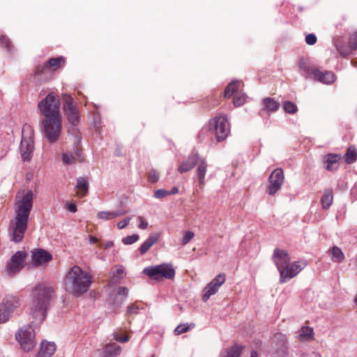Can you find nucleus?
Instances as JSON below:
<instances>
[{
    "label": "nucleus",
    "mask_w": 357,
    "mask_h": 357,
    "mask_svg": "<svg viewBox=\"0 0 357 357\" xmlns=\"http://www.w3.org/2000/svg\"><path fill=\"white\" fill-rule=\"evenodd\" d=\"M284 180L283 170L281 168L274 169L268 178L266 192L270 195H274L281 188Z\"/></svg>",
    "instance_id": "nucleus-13"
},
{
    "label": "nucleus",
    "mask_w": 357,
    "mask_h": 357,
    "mask_svg": "<svg viewBox=\"0 0 357 357\" xmlns=\"http://www.w3.org/2000/svg\"><path fill=\"white\" fill-rule=\"evenodd\" d=\"M333 190L329 189L324 191V193L321 199V204L322 208L324 209L328 208L333 203Z\"/></svg>",
    "instance_id": "nucleus-35"
},
{
    "label": "nucleus",
    "mask_w": 357,
    "mask_h": 357,
    "mask_svg": "<svg viewBox=\"0 0 357 357\" xmlns=\"http://www.w3.org/2000/svg\"><path fill=\"white\" fill-rule=\"evenodd\" d=\"M216 291H206V294H204L202 296L203 301L206 302L211 296L213 295Z\"/></svg>",
    "instance_id": "nucleus-55"
},
{
    "label": "nucleus",
    "mask_w": 357,
    "mask_h": 357,
    "mask_svg": "<svg viewBox=\"0 0 357 357\" xmlns=\"http://www.w3.org/2000/svg\"><path fill=\"white\" fill-rule=\"evenodd\" d=\"M196 166V176L197 177L199 186L202 188L205 185V176L208 168V164L204 158L199 157Z\"/></svg>",
    "instance_id": "nucleus-18"
},
{
    "label": "nucleus",
    "mask_w": 357,
    "mask_h": 357,
    "mask_svg": "<svg viewBox=\"0 0 357 357\" xmlns=\"http://www.w3.org/2000/svg\"><path fill=\"white\" fill-rule=\"evenodd\" d=\"M52 289L53 287L49 283L43 282L38 284L35 290H52Z\"/></svg>",
    "instance_id": "nucleus-50"
},
{
    "label": "nucleus",
    "mask_w": 357,
    "mask_h": 357,
    "mask_svg": "<svg viewBox=\"0 0 357 357\" xmlns=\"http://www.w3.org/2000/svg\"><path fill=\"white\" fill-rule=\"evenodd\" d=\"M272 259L280 273V280L282 283L296 276L307 265L305 261H299L291 264L287 251L279 248L274 250Z\"/></svg>",
    "instance_id": "nucleus-2"
},
{
    "label": "nucleus",
    "mask_w": 357,
    "mask_h": 357,
    "mask_svg": "<svg viewBox=\"0 0 357 357\" xmlns=\"http://www.w3.org/2000/svg\"><path fill=\"white\" fill-rule=\"evenodd\" d=\"M26 257L27 255L24 251H17L6 263V274L8 276H13L22 270L24 267Z\"/></svg>",
    "instance_id": "nucleus-11"
},
{
    "label": "nucleus",
    "mask_w": 357,
    "mask_h": 357,
    "mask_svg": "<svg viewBox=\"0 0 357 357\" xmlns=\"http://www.w3.org/2000/svg\"><path fill=\"white\" fill-rule=\"evenodd\" d=\"M195 326V324L194 323H192L190 324H181L175 328L174 333L176 335H181L182 333L188 332L190 329L193 328Z\"/></svg>",
    "instance_id": "nucleus-41"
},
{
    "label": "nucleus",
    "mask_w": 357,
    "mask_h": 357,
    "mask_svg": "<svg viewBox=\"0 0 357 357\" xmlns=\"http://www.w3.org/2000/svg\"><path fill=\"white\" fill-rule=\"evenodd\" d=\"M114 338L119 342H126L129 340V337L128 335L122 336L118 333H114Z\"/></svg>",
    "instance_id": "nucleus-49"
},
{
    "label": "nucleus",
    "mask_w": 357,
    "mask_h": 357,
    "mask_svg": "<svg viewBox=\"0 0 357 357\" xmlns=\"http://www.w3.org/2000/svg\"><path fill=\"white\" fill-rule=\"evenodd\" d=\"M246 100V96L245 93L241 92H237L234 96L233 103L235 107H240L243 105Z\"/></svg>",
    "instance_id": "nucleus-40"
},
{
    "label": "nucleus",
    "mask_w": 357,
    "mask_h": 357,
    "mask_svg": "<svg viewBox=\"0 0 357 357\" xmlns=\"http://www.w3.org/2000/svg\"><path fill=\"white\" fill-rule=\"evenodd\" d=\"M178 192V188L174 187L171 190L168 191L163 189H159L154 192V196L157 199H161L168 195H176Z\"/></svg>",
    "instance_id": "nucleus-37"
},
{
    "label": "nucleus",
    "mask_w": 357,
    "mask_h": 357,
    "mask_svg": "<svg viewBox=\"0 0 357 357\" xmlns=\"http://www.w3.org/2000/svg\"><path fill=\"white\" fill-rule=\"evenodd\" d=\"M354 301H355V303H356V305H357V294H356V296H355V299H354Z\"/></svg>",
    "instance_id": "nucleus-61"
},
{
    "label": "nucleus",
    "mask_w": 357,
    "mask_h": 357,
    "mask_svg": "<svg viewBox=\"0 0 357 357\" xmlns=\"http://www.w3.org/2000/svg\"><path fill=\"white\" fill-rule=\"evenodd\" d=\"M194 236L195 234L192 231H186L181 239V244L183 245L188 244L194 238Z\"/></svg>",
    "instance_id": "nucleus-45"
},
{
    "label": "nucleus",
    "mask_w": 357,
    "mask_h": 357,
    "mask_svg": "<svg viewBox=\"0 0 357 357\" xmlns=\"http://www.w3.org/2000/svg\"><path fill=\"white\" fill-rule=\"evenodd\" d=\"M54 297V291H34L31 310L36 323H40L45 319L47 310L52 304Z\"/></svg>",
    "instance_id": "nucleus-3"
},
{
    "label": "nucleus",
    "mask_w": 357,
    "mask_h": 357,
    "mask_svg": "<svg viewBox=\"0 0 357 357\" xmlns=\"http://www.w3.org/2000/svg\"><path fill=\"white\" fill-rule=\"evenodd\" d=\"M328 253L331 255L332 259L335 262H342L344 259V255L342 250L337 246H333Z\"/></svg>",
    "instance_id": "nucleus-36"
},
{
    "label": "nucleus",
    "mask_w": 357,
    "mask_h": 357,
    "mask_svg": "<svg viewBox=\"0 0 357 357\" xmlns=\"http://www.w3.org/2000/svg\"><path fill=\"white\" fill-rule=\"evenodd\" d=\"M126 211L125 210H119L116 211H100L97 214V217L99 219L103 220H112L116 217L123 215L126 213Z\"/></svg>",
    "instance_id": "nucleus-27"
},
{
    "label": "nucleus",
    "mask_w": 357,
    "mask_h": 357,
    "mask_svg": "<svg viewBox=\"0 0 357 357\" xmlns=\"http://www.w3.org/2000/svg\"><path fill=\"white\" fill-rule=\"evenodd\" d=\"M98 242V238L95 236H91L90 237V243H96Z\"/></svg>",
    "instance_id": "nucleus-59"
},
{
    "label": "nucleus",
    "mask_w": 357,
    "mask_h": 357,
    "mask_svg": "<svg viewBox=\"0 0 357 357\" xmlns=\"http://www.w3.org/2000/svg\"><path fill=\"white\" fill-rule=\"evenodd\" d=\"M160 234L157 233L152 234L139 247L141 255H144L159 239Z\"/></svg>",
    "instance_id": "nucleus-25"
},
{
    "label": "nucleus",
    "mask_w": 357,
    "mask_h": 357,
    "mask_svg": "<svg viewBox=\"0 0 357 357\" xmlns=\"http://www.w3.org/2000/svg\"><path fill=\"white\" fill-rule=\"evenodd\" d=\"M52 257L50 252L43 249H36L32 252L31 263L34 266H38L51 261Z\"/></svg>",
    "instance_id": "nucleus-15"
},
{
    "label": "nucleus",
    "mask_w": 357,
    "mask_h": 357,
    "mask_svg": "<svg viewBox=\"0 0 357 357\" xmlns=\"http://www.w3.org/2000/svg\"><path fill=\"white\" fill-rule=\"evenodd\" d=\"M114 245V243L112 241H107L106 243H102L100 244V247L104 249H108L112 248Z\"/></svg>",
    "instance_id": "nucleus-54"
},
{
    "label": "nucleus",
    "mask_w": 357,
    "mask_h": 357,
    "mask_svg": "<svg viewBox=\"0 0 357 357\" xmlns=\"http://www.w3.org/2000/svg\"><path fill=\"white\" fill-rule=\"evenodd\" d=\"M44 126V134L50 143L57 142L61 135V116L45 118L43 121Z\"/></svg>",
    "instance_id": "nucleus-8"
},
{
    "label": "nucleus",
    "mask_w": 357,
    "mask_h": 357,
    "mask_svg": "<svg viewBox=\"0 0 357 357\" xmlns=\"http://www.w3.org/2000/svg\"><path fill=\"white\" fill-rule=\"evenodd\" d=\"M77 194L80 197L86 195L89 190L88 181L84 178H79L76 185Z\"/></svg>",
    "instance_id": "nucleus-33"
},
{
    "label": "nucleus",
    "mask_w": 357,
    "mask_h": 357,
    "mask_svg": "<svg viewBox=\"0 0 357 357\" xmlns=\"http://www.w3.org/2000/svg\"><path fill=\"white\" fill-rule=\"evenodd\" d=\"M137 219L139 222V228L145 229L148 227V222L143 217L139 216Z\"/></svg>",
    "instance_id": "nucleus-53"
},
{
    "label": "nucleus",
    "mask_w": 357,
    "mask_h": 357,
    "mask_svg": "<svg viewBox=\"0 0 357 357\" xmlns=\"http://www.w3.org/2000/svg\"><path fill=\"white\" fill-rule=\"evenodd\" d=\"M19 306L18 298L13 296H6L0 304V323L7 321L14 310Z\"/></svg>",
    "instance_id": "nucleus-12"
},
{
    "label": "nucleus",
    "mask_w": 357,
    "mask_h": 357,
    "mask_svg": "<svg viewBox=\"0 0 357 357\" xmlns=\"http://www.w3.org/2000/svg\"><path fill=\"white\" fill-rule=\"evenodd\" d=\"M298 67L301 71L305 74L306 78H312V75H317L318 73V68L310 66L304 58L299 59Z\"/></svg>",
    "instance_id": "nucleus-20"
},
{
    "label": "nucleus",
    "mask_w": 357,
    "mask_h": 357,
    "mask_svg": "<svg viewBox=\"0 0 357 357\" xmlns=\"http://www.w3.org/2000/svg\"><path fill=\"white\" fill-rule=\"evenodd\" d=\"M250 357H258V354H257V351H252Z\"/></svg>",
    "instance_id": "nucleus-60"
},
{
    "label": "nucleus",
    "mask_w": 357,
    "mask_h": 357,
    "mask_svg": "<svg viewBox=\"0 0 357 357\" xmlns=\"http://www.w3.org/2000/svg\"><path fill=\"white\" fill-rule=\"evenodd\" d=\"M33 152V142L29 139L22 138L20 144V153L24 161H30Z\"/></svg>",
    "instance_id": "nucleus-16"
},
{
    "label": "nucleus",
    "mask_w": 357,
    "mask_h": 357,
    "mask_svg": "<svg viewBox=\"0 0 357 357\" xmlns=\"http://www.w3.org/2000/svg\"><path fill=\"white\" fill-rule=\"evenodd\" d=\"M67 209L72 213H75L77 211V206L74 204H68L67 205Z\"/></svg>",
    "instance_id": "nucleus-56"
},
{
    "label": "nucleus",
    "mask_w": 357,
    "mask_h": 357,
    "mask_svg": "<svg viewBox=\"0 0 357 357\" xmlns=\"http://www.w3.org/2000/svg\"><path fill=\"white\" fill-rule=\"evenodd\" d=\"M79 156V151L76 147L74 153L66 152L62 154V161L65 165H72L76 162L77 157Z\"/></svg>",
    "instance_id": "nucleus-34"
},
{
    "label": "nucleus",
    "mask_w": 357,
    "mask_h": 357,
    "mask_svg": "<svg viewBox=\"0 0 357 357\" xmlns=\"http://www.w3.org/2000/svg\"><path fill=\"white\" fill-rule=\"evenodd\" d=\"M241 347L238 344H235L227 351L225 357H239L241 353Z\"/></svg>",
    "instance_id": "nucleus-42"
},
{
    "label": "nucleus",
    "mask_w": 357,
    "mask_h": 357,
    "mask_svg": "<svg viewBox=\"0 0 357 357\" xmlns=\"http://www.w3.org/2000/svg\"><path fill=\"white\" fill-rule=\"evenodd\" d=\"M333 43L342 56L346 57L351 53L350 46L345 45L343 38L336 37L333 39Z\"/></svg>",
    "instance_id": "nucleus-22"
},
{
    "label": "nucleus",
    "mask_w": 357,
    "mask_h": 357,
    "mask_svg": "<svg viewBox=\"0 0 357 357\" xmlns=\"http://www.w3.org/2000/svg\"><path fill=\"white\" fill-rule=\"evenodd\" d=\"M340 157L337 154H328L326 157V169L328 171L336 170L339 167Z\"/></svg>",
    "instance_id": "nucleus-28"
},
{
    "label": "nucleus",
    "mask_w": 357,
    "mask_h": 357,
    "mask_svg": "<svg viewBox=\"0 0 357 357\" xmlns=\"http://www.w3.org/2000/svg\"><path fill=\"white\" fill-rule=\"evenodd\" d=\"M60 105L59 95L52 91L38 102V108L45 118L59 117L61 116Z\"/></svg>",
    "instance_id": "nucleus-5"
},
{
    "label": "nucleus",
    "mask_w": 357,
    "mask_h": 357,
    "mask_svg": "<svg viewBox=\"0 0 357 357\" xmlns=\"http://www.w3.org/2000/svg\"><path fill=\"white\" fill-rule=\"evenodd\" d=\"M121 352V347L116 343H111L102 348L100 357H115Z\"/></svg>",
    "instance_id": "nucleus-23"
},
{
    "label": "nucleus",
    "mask_w": 357,
    "mask_h": 357,
    "mask_svg": "<svg viewBox=\"0 0 357 357\" xmlns=\"http://www.w3.org/2000/svg\"><path fill=\"white\" fill-rule=\"evenodd\" d=\"M0 43L2 46H4L6 48H9L11 45L10 40L4 36L0 37Z\"/></svg>",
    "instance_id": "nucleus-52"
},
{
    "label": "nucleus",
    "mask_w": 357,
    "mask_h": 357,
    "mask_svg": "<svg viewBox=\"0 0 357 357\" xmlns=\"http://www.w3.org/2000/svg\"><path fill=\"white\" fill-rule=\"evenodd\" d=\"M63 101V112L68 122L73 126L77 125L79 120V111L74 103L73 98L70 95L64 94Z\"/></svg>",
    "instance_id": "nucleus-10"
},
{
    "label": "nucleus",
    "mask_w": 357,
    "mask_h": 357,
    "mask_svg": "<svg viewBox=\"0 0 357 357\" xmlns=\"http://www.w3.org/2000/svg\"><path fill=\"white\" fill-rule=\"evenodd\" d=\"M287 338L284 334L275 333L273 336V343L275 354L280 357H286L288 354Z\"/></svg>",
    "instance_id": "nucleus-14"
},
{
    "label": "nucleus",
    "mask_w": 357,
    "mask_h": 357,
    "mask_svg": "<svg viewBox=\"0 0 357 357\" xmlns=\"http://www.w3.org/2000/svg\"><path fill=\"white\" fill-rule=\"evenodd\" d=\"M120 290L125 291V290H126V289L125 287H121V288H120Z\"/></svg>",
    "instance_id": "nucleus-62"
},
{
    "label": "nucleus",
    "mask_w": 357,
    "mask_h": 357,
    "mask_svg": "<svg viewBox=\"0 0 357 357\" xmlns=\"http://www.w3.org/2000/svg\"><path fill=\"white\" fill-rule=\"evenodd\" d=\"M263 103L266 109L271 112L277 111L280 107V104L271 98H264Z\"/></svg>",
    "instance_id": "nucleus-38"
},
{
    "label": "nucleus",
    "mask_w": 357,
    "mask_h": 357,
    "mask_svg": "<svg viewBox=\"0 0 357 357\" xmlns=\"http://www.w3.org/2000/svg\"><path fill=\"white\" fill-rule=\"evenodd\" d=\"M208 130L215 133L218 142L224 141L230 132V124L226 115L218 114L208 122Z\"/></svg>",
    "instance_id": "nucleus-6"
},
{
    "label": "nucleus",
    "mask_w": 357,
    "mask_h": 357,
    "mask_svg": "<svg viewBox=\"0 0 357 357\" xmlns=\"http://www.w3.org/2000/svg\"><path fill=\"white\" fill-rule=\"evenodd\" d=\"M225 282V273H220L206 287L204 290H218Z\"/></svg>",
    "instance_id": "nucleus-31"
},
{
    "label": "nucleus",
    "mask_w": 357,
    "mask_h": 357,
    "mask_svg": "<svg viewBox=\"0 0 357 357\" xmlns=\"http://www.w3.org/2000/svg\"><path fill=\"white\" fill-rule=\"evenodd\" d=\"M311 79L325 84H331L335 82V75L332 71H321L318 68V73L317 75H312Z\"/></svg>",
    "instance_id": "nucleus-19"
},
{
    "label": "nucleus",
    "mask_w": 357,
    "mask_h": 357,
    "mask_svg": "<svg viewBox=\"0 0 357 357\" xmlns=\"http://www.w3.org/2000/svg\"><path fill=\"white\" fill-rule=\"evenodd\" d=\"M15 337L24 351H29L36 345L35 332L31 326L21 328L16 333Z\"/></svg>",
    "instance_id": "nucleus-9"
},
{
    "label": "nucleus",
    "mask_w": 357,
    "mask_h": 357,
    "mask_svg": "<svg viewBox=\"0 0 357 357\" xmlns=\"http://www.w3.org/2000/svg\"><path fill=\"white\" fill-rule=\"evenodd\" d=\"M305 42L307 45H313L317 43V37L313 33H309L305 36Z\"/></svg>",
    "instance_id": "nucleus-48"
},
{
    "label": "nucleus",
    "mask_w": 357,
    "mask_h": 357,
    "mask_svg": "<svg viewBox=\"0 0 357 357\" xmlns=\"http://www.w3.org/2000/svg\"><path fill=\"white\" fill-rule=\"evenodd\" d=\"M143 273L151 280L160 281L164 279H173L175 276V270L172 264H162L146 267L143 270Z\"/></svg>",
    "instance_id": "nucleus-7"
},
{
    "label": "nucleus",
    "mask_w": 357,
    "mask_h": 357,
    "mask_svg": "<svg viewBox=\"0 0 357 357\" xmlns=\"http://www.w3.org/2000/svg\"><path fill=\"white\" fill-rule=\"evenodd\" d=\"M199 158V155L198 153H192L185 160L181 163V165L177 168V171L180 174L189 172L196 166Z\"/></svg>",
    "instance_id": "nucleus-17"
},
{
    "label": "nucleus",
    "mask_w": 357,
    "mask_h": 357,
    "mask_svg": "<svg viewBox=\"0 0 357 357\" xmlns=\"http://www.w3.org/2000/svg\"><path fill=\"white\" fill-rule=\"evenodd\" d=\"M131 218H127L117 223V227L119 229L126 228L130 223Z\"/></svg>",
    "instance_id": "nucleus-51"
},
{
    "label": "nucleus",
    "mask_w": 357,
    "mask_h": 357,
    "mask_svg": "<svg viewBox=\"0 0 357 357\" xmlns=\"http://www.w3.org/2000/svg\"><path fill=\"white\" fill-rule=\"evenodd\" d=\"M241 82L239 81H232L230 82L225 89L224 96L226 98L231 97L233 95L238 92Z\"/></svg>",
    "instance_id": "nucleus-30"
},
{
    "label": "nucleus",
    "mask_w": 357,
    "mask_h": 357,
    "mask_svg": "<svg viewBox=\"0 0 357 357\" xmlns=\"http://www.w3.org/2000/svg\"><path fill=\"white\" fill-rule=\"evenodd\" d=\"M349 44L351 51L357 50V31L350 36Z\"/></svg>",
    "instance_id": "nucleus-46"
},
{
    "label": "nucleus",
    "mask_w": 357,
    "mask_h": 357,
    "mask_svg": "<svg viewBox=\"0 0 357 357\" xmlns=\"http://www.w3.org/2000/svg\"><path fill=\"white\" fill-rule=\"evenodd\" d=\"M314 330L309 326H303L299 331L298 338L301 341H311L314 340Z\"/></svg>",
    "instance_id": "nucleus-29"
},
{
    "label": "nucleus",
    "mask_w": 357,
    "mask_h": 357,
    "mask_svg": "<svg viewBox=\"0 0 357 357\" xmlns=\"http://www.w3.org/2000/svg\"><path fill=\"white\" fill-rule=\"evenodd\" d=\"M33 192L31 190H23L19 192L14 202V218L10 222V230L12 232V240L20 242L27 229L33 200Z\"/></svg>",
    "instance_id": "nucleus-1"
},
{
    "label": "nucleus",
    "mask_w": 357,
    "mask_h": 357,
    "mask_svg": "<svg viewBox=\"0 0 357 357\" xmlns=\"http://www.w3.org/2000/svg\"><path fill=\"white\" fill-rule=\"evenodd\" d=\"M66 281L71 283L75 290H88L94 282L93 275L84 271L77 265L73 266L66 276Z\"/></svg>",
    "instance_id": "nucleus-4"
},
{
    "label": "nucleus",
    "mask_w": 357,
    "mask_h": 357,
    "mask_svg": "<svg viewBox=\"0 0 357 357\" xmlns=\"http://www.w3.org/2000/svg\"><path fill=\"white\" fill-rule=\"evenodd\" d=\"M148 178L151 183H156L159 178V173L155 169L149 171Z\"/></svg>",
    "instance_id": "nucleus-47"
},
{
    "label": "nucleus",
    "mask_w": 357,
    "mask_h": 357,
    "mask_svg": "<svg viewBox=\"0 0 357 357\" xmlns=\"http://www.w3.org/2000/svg\"><path fill=\"white\" fill-rule=\"evenodd\" d=\"M283 108H284V110L285 111V112L291 114H294L298 111L297 106L294 102H292L291 101L284 102L283 104Z\"/></svg>",
    "instance_id": "nucleus-43"
},
{
    "label": "nucleus",
    "mask_w": 357,
    "mask_h": 357,
    "mask_svg": "<svg viewBox=\"0 0 357 357\" xmlns=\"http://www.w3.org/2000/svg\"><path fill=\"white\" fill-rule=\"evenodd\" d=\"M138 307L135 305L129 306L128 307V312L129 314L137 313Z\"/></svg>",
    "instance_id": "nucleus-57"
},
{
    "label": "nucleus",
    "mask_w": 357,
    "mask_h": 357,
    "mask_svg": "<svg viewBox=\"0 0 357 357\" xmlns=\"http://www.w3.org/2000/svg\"><path fill=\"white\" fill-rule=\"evenodd\" d=\"M357 159L356 150L353 147H349L345 154V162L348 164L352 163Z\"/></svg>",
    "instance_id": "nucleus-39"
},
{
    "label": "nucleus",
    "mask_w": 357,
    "mask_h": 357,
    "mask_svg": "<svg viewBox=\"0 0 357 357\" xmlns=\"http://www.w3.org/2000/svg\"><path fill=\"white\" fill-rule=\"evenodd\" d=\"M55 351L56 344L54 342L43 341L36 357H51Z\"/></svg>",
    "instance_id": "nucleus-21"
},
{
    "label": "nucleus",
    "mask_w": 357,
    "mask_h": 357,
    "mask_svg": "<svg viewBox=\"0 0 357 357\" xmlns=\"http://www.w3.org/2000/svg\"><path fill=\"white\" fill-rule=\"evenodd\" d=\"M51 75L52 73L49 70L46 63L37 66L34 71V77L43 79L44 81L50 79Z\"/></svg>",
    "instance_id": "nucleus-24"
},
{
    "label": "nucleus",
    "mask_w": 357,
    "mask_h": 357,
    "mask_svg": "<svg viewBox=\"0 0 357 357\" xmlns=\"http://www.w3.org/2000/svg\"><path fill=\"white\" fill-rule=\"evenodd\" d=\"M112 282L116 283L126 277V273L123 266L117 265L112 268Z\"/></svg>",
    "instance_id": "nucleus-32"
},
{
    "label": "nucleus",
    "mask_w": 357,
    "mask_h": 357,
    "mask_svg": "<svg viewBox=\"0 0 357 357\" xmlns=\"http://www.w3.org/2000/svg\"><path fill=\"white\" fill-rule=\"evenodd\" d=\"M70 292L72 293L73 297L77 298V297L81 296L84 291H70Z\"/></svg>",
    "instance_id": "nucleus-58"
},
{
    "label": "nucleus",
    "mask_w": 357,
    "mask_h": 357,
    "mask_svg": "<svg viewBox=\"0 0 357 357\" xmlns=\"http://www.w3.org/2000/svg\"><path fill=\"white\" fill-rule=\"evenodd\" d=\"M45 63L49 70L52 73L64 66L66 60L63 56H59L56 58H52Z\"/></svg>",
    "instance_id": "nucleus-26"
},
{
    "label": "nucleus",
    "mask_w": 357,
    "mask_h": 357,
    "mask_svg": "<svg viewBox=\"0 0 357 357\" xmlns=\"http://www.w3.org/2000/svg\"><path fill=\"white\" fill-rule=\"evenodd\" d=\"M139 235L132 234L131 236H128L122 239V242L125 245H131L139 240Z\"/></svg>",
    "instance_id": "nucleus-44"
}]
</instances>
